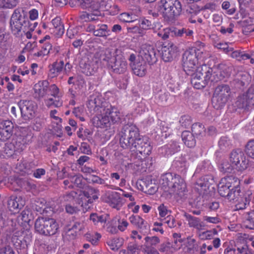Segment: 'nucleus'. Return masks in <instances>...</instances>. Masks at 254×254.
Listing matches in <instances>:
<instances>
[{"instance_id": "f257e3e1", "label": "nucleus", "mask_w": 254, "mask_h": 254, "mask_svg": "<svg viewBox=\"0 0 254 254\" xmlns=\"http://www.w3.org/2000/svg\"><path fill=\"white\" fill-rule=\"evenodd\" d=\"M120 142L124 148L136 151L143 157L149 155L152 149L148 139L141 136L138 128L133 124H127L122 128L119 133Z\"/></svg>"}, {"instance_id": "f03ea898", "label": "nucleus", "mask_w": 254, "mask_h": 254, "mask_svg": "<svg viewBox=\"0 0 254 254\" xmlns=\"http://www.w3.org/2000/svg\"><path fill=\"white\" fill-rule=\"evenodd\" d=\"M96 63L106 67L111 72L124 74L127 71L128 64L122 55L115 54L110 49L100 50L95 54Z\"/></svg>"}, {"instance_id": "7ed1b4c3", "label": "nucleus", "mask_w": 254, "mask_h": 254, "mask_svg": "<svg viewBox=\"0 0 254 254\" xmlns=\"http://www.w3.org/2000/svg\"><path fill=\"white\" fill-rule=\"evenodd\" d=\"M155 0H146L148 2H152ZM157 9L165 22L173 23L181 15L182 7L178 0H159L157 2Z\"/></svg>"}, {"instance_id": "20e7f679", "label": "nucleus", "mask_w": 254, "mask_h": 254, "mask_svg": "<svg viewBox=\"0 0 254 254\" xmlns=\"http://www.w3.org/2000/svg\"><path fill=\"white\" fill-rule=\"evenodd\" d=\"M88 108L91 112L93 111L96 115L92 118L93 125L97 127L108 128L111 126V121L109 116L102 112H100L99 108L104 107L103 98L100 96H90L87 104Z\"/></svg>"}, {"instance_id": "39448f33", "label": "nucleus", "mask_w": 254, "mask_h": 254, "mask_svg": "<svg viewBox=\"0 0 254 254\" xmlns=\"http://www.w3.org/2000/svg\"><path fill=\"white\" fill-rule=\"evenodd\" d=\"M191 76V83L193 87L198 89H202L206 86L209 81H217V80H221L225 76L220 74L222 77H215V72L213 73L212 68L206 64L198 67L196 70L193 72L191 74H189Z\"/></svg>"}, {"instance_id": "423d86ee", "label": "nucleus", "mask_w": 254, "mask_h": 254, "mask_svg": "<svg viewBox=\"0 0 254 254\" xmlns=\"http://www.w3.org/2000/svg\"><path fill=\"white\" fill-rule=\"evenodd\" d=\"M239 181L234 176L222 178L218 185V191L222 197L230 201L234 200L240 195Z\"/></svg>"}, {"instance_id": "0eeeda50", "label": "nucleus", "mask_w": 254, "mask_h": 254, "mask_svg": "<svg viewBox=\"0 0 254 254\" xmlns=\"http://www.w3.org/2000/svg\"><path fill=\"white\" fill-rule=\"evenodd\" d=\"M10 25L13 34L19 36L23 28L30 27L27 12L22 8L15 9L11 17Z\"/></svg>"}, {"instance_id": "6e6552de", "label": "nucleus", "mask_w": 254, "mask_h": 254, "mask_svg": "<svg viewBox=\"0 0 254 254\" xmlns=\"http://www.w3.org/2000/svg\"><path fill=\"white\" fill-rule=\"evenodd\" d=\"M35 228L39 233L51 236L55 234L58 229V224L53 218L39 217L35 222Z\"/></svg>"}, {"instance_id": "1a4fd4ad", "label": "nucleus", "mask_w": 254, "mask_h": 254, "mask_svg": "<svg viewBox=\"0 0 254 254\" xmlns=\"http://www.w3.org/2000/svg\"><path fill=\"white\" fill-rule=\"evenodd\" d=\"M231 89L227 84H222L215 89L212 99L213 107L216 109L223 107L229 98Z\"/></svg>"}, {"instance_id": "9d476101", "label": "nucleus", "mask_w": 254, "mask_h": 254, "mask_svg": "<svg viewBox=\"0 0 254 254\" xmlns=\"http://www.w3.org/2000/svg\"><path fill=\"white\" fill-rule=\"evenodd\" d=\"M196 54V48H192L186 51L182 56L183 68L187 74H191L198 67Z\"/></svg>"}, {"instance_id": "9b49d317", "label": "nucleus", "mask_w": 254, "mask_h": 254, "mask_svg": "<svg viewBox=\"0 0 254 254\" xmlns=\"http://www.w3.org/2000/svg\"><path fill=\"white\" fill-rule=\"evenodd\" d=\"M18 106L21 118L25 122L30 121L35 117L37 105L34 101L21 100L18 102Z\"/></svg>"}, {"instance_id": "f8f14e48", "label": "nucleus", "mask_w": 254, "mask_h": 254, "mask_svg": "<svg viewBox=\"0 0 254 254\" xmlns=\"http://www.w3.org/2000/svg\"><path fill=\"white\" fill-rule=\"evenodd\" d=\"M158 51L153 46L147 44L142 45L139 51V56L142 61L152 65L157 62Z\"/></svg>"}, {"instance_id": "ddd939ff", "label": "nucleus", "mask_w": 254, "mask_h": 254, "mask_svg": "<svg viewBox=\"0 0 254 254\" xmlns=\"http://www.w3.org/2000/svg\"><path fill=\"white\" fill-rule=\"evenodd\" d=\"M230 162L239 171L246 169L248 166V160L244 153L240 149L233 150L230 155Z\"/></svg>"}, {"instance_id": "4468645a", "label": "nucleus", "mask_w": 254, "mask_h": 254, "mask_svg": "<svg viewBox=\"0 0 254 254\" xmlns=\"http://www.w3.org/2000/svg\"><path fill=\"white\" fill-rule=\"evenodd\" d=\"M213 182V180L211 176H203L195 182L194 188L199 195H207L209 193V188Z\"/></svg>"}, {"instance_id": "2eb2a0df", "label": "nucleus", "mask_w": 254, "mask_h": 254, "mask_svg": "<svg viewBox=\"0 0 254 254\" xmlns=\"http://www.w3.org/2000/svg\"><path fill=\"white\" fill-rule=\"evenodd\" d=\"M106 103L104 102V107L99 108L100 112H102L109 116L111 124L119 123L121 121L122 115L119 109L115 107L110 106L109 107L105 106Z\"/></svg>"}, {"instance_id": "dca6fc26", "label": "nucleus", "mask_w": 254, "mask_h": 254, "mask_svg": "<svg viewBox=\"0 0 254 254\" xmlns=\"http://www.w3.org/2000/svg\"><path fill=\"white\" fill-rule=\"evenodd\" d=\"M178 48L173 43H169L161 49V57L165 62L172 61L177 56Z\"/></svg>"}, {"instance_id": "f3484780", "label": "nucleus", "mask_w": 254, "mask_h": 254, "mask_svg": "<svg viewBox=\"0 0 254 254\" xmlns=\"http://www.w3.org/2000/svg\"><path fill=\"white\" fill-rule=\"evenodd\" d=\"M176 175L175 174L167 173L161 176L160 182L164 191L170 193L172 185H174L177 181V179H175Z\"/></svg>"}, {"instance_id": "a211bd4d", "label": "nucleus", "mask_w": 254, "mask_h": 254, "mask_svg": "<svg viewBox=\"0 0 254 254\" xmlns=\"http://www.w3.org/2000/svg\"><path fill=\"white\" fill-rule=\"evenodd\" d=\"M49 82L47 80L40 81L34 85V97L35 99H40L47 93Z\"/></svg>"}, {"instance_id": "6ab92c4d", "label": "nucleus", "mask_w": 254, "mask_h": 254, "mask_svg": "<svg viewBox=\"0 0 254 254\" xmlns=\"http://www.w3.org/2000/svg\"><path fill=\"white\" fill-rule=\"evenodd\" d=\"M131 224L140 230V232L146 233L149 230L148 223L139 215H132L129 217Z\"/></svg>"}, {"instance_id": "aec40b11", "label": "nucleus", "mask_w": 254, "mask_h": 254, "mask_svg": "<svg viewBox=\"0 0 254 254\" xmlns=\"http://www.w3.org/2000/svg\"><path fill=\"white\" fill-rule=\"evenodd\" d=\"M239 101L242 103L241 107L243 108L254 105V87H250Z\"/></svg>"}, {"instance_id": "412c9836", "label": "nucleus", "mask_w": 254, "mask_h": 254, "mask_svg": "<svg viewBox=\"0 0 254 254\" xmlns=\"http://www.w3.org/2000/svg\"><path fill=\"white\" fill-rule=\"evenodd\" d=\"M175 179H177L176 183L173 184L170 190V194L176 195H181L182 193L185 192L187 187L186 183L180 175H177Z\"/></svg>"}, {"instance_id": "4be33fe9", "label": "nucleus", "mask_w": 254, "mask_h": 254, "mask_svg": "<svg viewBox=\"0 0 254 254\" xmlns=\"http://www.w3.org/2000/svg\"><path fill=\"white\" fill-rule=\"evenodd\" d=\"M64 62L61 61L60 62L56 61L48 66V77L53 78L60 75L64 70Z\"/></svg>"}, {"instance_id": "5701e85b", "label": "nucleus", "mask_w": 254, "mask_h": 254, "mask_svg": "<svg viewBox=\"0 0 254 254\" xmlns=\"http://www.w3.org/2000/svg\"><path fill=\"white\" fill-rule=\"evenodd\" d=\"M179 150L180 146L177 142L174 141L170 142L159 149V151L161 153L167 156L174 154Z\"/></svg>"}, {"instance_id": "b1692460", "label": "nucleus", "mask_w": 254, "mask_h": 254, "mask_svg": "<svg viewBox=\"0 0 254 254\" xmlns=\"http://www.w3.org/2000/svg\"><path fill=\"white\" fill-rule=\"evenodd\" d=\"M99 64L100 63L96 62L94 55L93 62L84 64L83 66H81V71L87 76L93 75L97 71Z\"/></svg>"}, {"instance_id": "393cba45", "label": "nucleus", "mask_w": 254, "mask_h": 254, "mask_svg": "<svg viewBox=\"0 0 254 254\" xmlns=\"http://www.w3.org/2000/svg\"><path fill=\"white\" fill-rule=\"evenodd\" d=\"M7 205L10 211H14L21 209L23 206L24 203L21 197L12 195L8 198Z\"/></svg>"}, {"instance_id": "a878e982", "label": "nucleus", "mask_w": 254, "mask_h": 254, "mask_svg": "<svg viewBox=\"0 0 254 254\" xmlns=\"http://www.w3.org/2000/svg\"><path fill=\"white\" fill-rule=\"evenodd\" d=\"M130 68L133 74L139 77H143L147 73V64L142 61H138L135 64H132Z\"/></svg>"}, {"instance_id": "bb28decb", "label": "nucleus", "mask_w": 254, "mask_h": 254, "mask_svg": "<svg viewBox=\"0 0 254 254\" xmlns=\"http://www.w3.org/2000/svg\"><path fill=\"white\" fill-rule=\"evenodd\" d=\"M184 216L188 222L189 227H193L198 230H201L204 227L203 222L201 221L199 218L193 216L187 213H185Z\"/></svg>"}, {"instance_id": "cd10ccee", "label": "nucleus", "mask_w": 254, "mask_h": 254, "mask_svg": "<svg viewBox=\"0 0 254 254\" xmlns=\"http://www.w3.org/2000/svg\"><path fill=\"white\" fill-rule=\"evenodd\" d=\"M145 242L142 246V249H156L160 243V239L157 236H146L144 238Z\"/></svg>"}, {"instance_id": "c85d7f7f", "label": "nucleus", "mask_w": 254, "mask_h": 254, "mask_svg": "<svg viewBox=\"0 0 254 254\" xmlns=\"http://www.w3.org/2000/svg\"><path fill=\"white\" fill-rule=\"evenodd\" d=\"M242 219L243 225L246 228L254 230V212L253 210L245 212Z\"/></svg>"}, {"instance_id": "c756f323", "label": "nucleus", "mask_w": 254, "mask_h": 254, "mask_svg": "<svg viewBox=\"0 0 254 254\" xmlns=\"http://www.w3.org/2000/svg\"><path fill=\"white\" fill-rule=\"evenodd\" d=\"M182 138L185 145L188 147H193L195 145L196 140L192 132L188 130L183 131Z\"/></svg>"}, {"instance_id": "7c9ffc66", "label": "nucleus", "mask_w": 254, "mask_h": 254, "mask_svg": "<svg viewBox=\"0 0 254 254\" xmlns=\"http://www.w3.org/2000/svg\"><path fill=\"white\" fill-rule=\"evenodd\" d=\"M110 205L115 208L120 209L122 205V198L119 193L112 192L109 196Z\"/></svg>"}, {"instance_id": "2f4dec72", "label": "nucleus", "mask_w": 254, "mask_h": 254, "mask_svg": "<svg viewBox=\"0 0 254 254\" xmlns=\"http://www.w3.org/2000/svg\"><path fill=\"white\" fill-rule=\"evenodd\" d=\"M62 19L60 17L57 16L52 21V25L54 27V32L58 36H61L64 32V24L61 21Z\"/></svg>"}, {"instance_id": "473e14b6", "label": "nucleus", "mask_w": 254, "mask_h": 254, "mask_svg": "<svg viewBox=\"0 0 254 254\" xmlns=\"http://www.w3.org/2000/svg\"><path fill=\"white\" fill-rule=\"evenodd\" d=\"M124 240L122 238L114 237L107 241V244L112 251H118L124 244Z\"/></svg>"}, {"instance_id": "72a5a7b5", "label": "nucleus", "mask_w": 254, "mask_h": 254, "mask_svg": "<svg viewBox=\"0 0 254 254\" xmlns=\"http://www.w3.org/2000/svg\"><path fill=\"white\" fill-rule=\"evenodd\" d=\"M84 195L88 199V203H92L94 200L98 199L99 191L93 188L88 187L83 191Z\"/></svg>"}, {"instance_id": "f704fd0d", "label": "nucleus", "mask_w": 254, "mask_h": 254, "mask_svg": "<svg viewBox=\"0 0 254 254\" xmlns=\"http://www.w3.org/2000/svg\"><path fill=\"white\" fill-rule=\"evenodd\" d=\"M171 35L175 36L177 37H186L191 36L193 34V31L189 28H182L181 29L174 28L171 30Z\"/></svg>"}, {"instance_id": "c9c22d12", "label": "nucleus", "mask_w": 254, "mask_h": 254, "mask_svg": "<svg viewBox=\"0 0 254 254\" xmlns=\"http://www.w3.org/2000/svg\"><path fill=\"white\" fill-rule=\"evenodd\" d=\"M110 30L106 24L101 25L98 28H93V33L94 36L97 37H107L110 35Z\"/></svg>"}, {"instance_id": "e433bc0d", "label": "nucleus", "mask_w": 254, "mask_h": 254, "mask_svg": "<svg viewBox=\"0 0 254 254\" xmlns=\"http://www.w3.org/2000/svg\"><path fill=\"white\" fill-rule=\"evenodd\" d=\"M191 131L193 135H195L196 137L203 136L205 133L204 125L198 123L192 125Z\"/></svg>"}, {"instance_id": "4c0bfd02", "label": "nucleus", "mask_w": 254, "mask_h": 254, "mask_svg": "<svg viewBox=\"0 0 254 254\" xmlns=\"http://www.w3.org/2000/svg\"><path fill=\"white\" fill-rule=\"evenodd\" d=\"M185 249L186 252L190 254H194L197 252L198 250V246L196 240L193 238H188Z\"/></svg>"}, {"instance_id": "58836bf2", "label": "nucleus", "mask_w": 254, "mask_h": 254, "mask_svg": "<svg viewBox=\"0 0 254 254\" xmlns=\"http://www.w3.org/2000/svg\"><path fill=\"white\" fill-rule=\"evenodd\" d=\"M234 201H238L235 205L236 210H243L247 207V206L250 203V199L246 196L239 198L238 196H237V198Z\"/></svg>"}, {"instance_id": "ea45409f", "label": "nucleus", "mask_w": 254, "mask_h": 254, "mask_svg": "<svg viewBox=\"0 0 254 254\" xmlns=\"http://www.w3.org/2000/svg\"><path fill=\"white\" fill-rule=\"evenodd\" d=\"M68 178L69 179L70 183L73 186L74 185L76 187L80 188H83V177L81 175L79 174H71V175L68 176Z\"/></svg>"}, {"instance_id": "a19ab883", "label": "nucleus", "mask_w": 254, "mask_h": 254, "mask_svg": "<svg viewBox=\"0 0 254 254\" xmlns=\"http://www.w3.org/2000/svg\"><path fill=\"white\" fill-rule=\"evenodd\" d=\"M235 247L236 249L237 254H254V252L247 243L240 244L237 243L235 245Z\"/></svg>"}, {"instance_id": "79ce46f5", "label": "nucleus", "mask_w": 254, "mask_h": 254, "mask_svg": "<svg viewBox=\"0 0 254 254\" xmlns=\"http://www.w3.org/2000/svg\"><path fill=\"white\" fill-rule=\"evenodd\" d=\"M177 248L175 246L170 242H166L160 245L159 251L161 253H165L166 254H170L175 252Z\"/></svg>"}, {"instance_id": "37998d69", "label": "nucleus", "mask_w": 254, "mask_h": 254, "mask_svg": "<svg viewBox=\"0 0 254 254\" xmlns=\"http://www.w3.org/2000/svg\"><path fill=\"white\" fill-rule=\"evenodd\" d=\"M52 48L51 44L49 42H46L41 46V50L37 53H35L34 55L38 57H43L50 53Z\"/></svg>"}, {"instance_id": "c03bdc74", "label": "nucleus", "mask_w": 254, "mask_h": 254, "mask_svg": "<svg viewBox=\"0 0 254 254\" xmlns=\"http://www.w3.org/2000/svg\"><path fill=\"white\" fill-rule=\"evenodd\" d=\"M105 2L101 0L100 2L93 1L91 3L89 2L88 7L91 12H94L95 11H100L101 9L104 10L106 9V5L105 4Z\"/></svg>"}, {"instance_id": "a18cd8bd", "label": "nucleus", "mask_w": 254, "mask_h": 254, "mask_svg": "<svg viewBox=\"0 0 254 254\" xmlns=\"http://www.w3.org/2000/svg\"><path fill=\"white\" fill-rule=\"evenodd\" d=\"M173 166L181 173L185 174L186 172L187 162L183 159L175 160Z\"/></svg>"}, {"instance_id": "49530a36", "label": "nucleus", "mask_w": 254, "mask_h": 254, "mask_svg": "<svg viewBox=\"0 0 254 254\" xmlns=\"http://www.w3.org/2000/svg\"><path fill=\"white\" fill-rule=\"evenodd\" d=\"M46 106L48 107L54 106L55 107H60L62 106L63 101L60 98V96L55 98H50L45 100Z\"/></svg>"}, {"instance_id": "de8ad7c7", "label": "nucleus", "mask_w": 254, "mask_h": 254, "mask_svg": "<svg viewBox=\"0 0 254 254\" xmlns=\"http://www.w3.org/2000/svg\"><path fill=\"white\" fill-rule=\"evenodd\" d=\"M13 128L14 125L11 121L8 120L0 121V129L13 132Z\"/></svg>"}, {"instance_id": "09e8293b", "label": "nucleus", "mask_w": 254, "mask_h": 254, "mask_svg": "<svg viewBox=\"0 0 254 254\" xmlns=\"http://www.w3.org/2000/svg\"><path fill=\"white\" fill-rule=\"evenodd\" d=\"M140 246L135 242H129L127 244V250L128 254H139Z\"/></svg>"}, {"instance_id": "8fccbe9b", "label": "nucleus", "mask_w": 254, "mask_h": 254, "mask_svg": "<svg viewBox=\"0 0 254 254\" xmlns=\"http://www.w3.org/2000/svg\"><path fill=\"white\" fill-rule=\"evenodd\" d=\"M218 145L220 149L224 151L230 148L232 144L230 140L227 137L224 136L220 139Z\"/></svg>"}, {"instance_id": "3c124183", "label": "nucleus", "mask_w": 254, "mask_h": 254, "mask_svg": "<svg viewBox=\"0 0 254 254\" xmlns=\"http://www.w3.org/2000/svg\"><path fill=\"white\" fill-rule=\"evenodd\" d=\"M234 168L235 167L231 163L230 164L227 161L223 162L219 167L220 171L223 173H231Z\"/></svg>"}, {"instance_id": "603ef678", "label": "nucleus", "mask_w": 254, "mask_h": 254, "mask_svg": "<svg viewBox=\"0 0 254 254\" xmlns=\"http://www.w3.org/2000/svg\"><path fill=\"white\" fill-rule=\"evenodd\" d=\"M85 237L92 245H96L101 238V235L98 233H96L94 234L87 233L85 235Z\"/></svg>"}, {"instance_id": "864d4df0", "label": "nucleus", "mask_w": 254, "mask_h": 254, "mask_svg": "<svg viewBox=\"0 0 254 254\" xmlns=\"http://www.w3.org/2000/svg\"><path fill=\"white\" fill-rule=\"evenodd\" d=\"M246 152L248 156L254 159V139L250 140L246 145Z\"/></svg>"}, {"instance_id": "5fc2aeb1", "label": "nucleus", "mask_w": 254, "mask_h": 254, "mask_svg": "<svg viewBox=\"0 0 254 254\" xmlns=\"http://www.w3.org/2000/svg\"><path fill=\"white\" fill-rule=\"evenodd\" d=\"M222 8L225 10V12L229 15L233 14L236 11V8L234 5H231L228 1H223L222 4Z\"/></svg>"}, {"instance_id": "6e6d98bb", "label": "nucleus", "mask_w": 254, "mask_h": 254, "mask_svg": "<svg viewBox=\"0 0 254 254\" xmlns=\"http://www.w3.org/2000/svg\"><path fill=\"white\" fill-rule=\"evenodd\" d=\"M90 220L92 221L95 225L99 223H102L106 221L105 217L103 215H99L95 213H93L90 214Z\"/></svg>"}, {"instance_id": "4d7b16f0", "label": "nucleus", "mask_w": 254, "mask_h": 254, "mask_svg": "<svg viewBox=\"0 0 254 254\" xmlns=\"http://www.w3.org/2000/svg\"><path fill=\"white\" fill-rule=\"evenodd\" d=\"M171 29L169 28L160 29L159 31L155 32V34H156L157 36L164 40L169 38V36L171 35Z\"/></svg>"}, {"instance_id": "13d9d810", "label": "nucleus", "mask_w": 254, "mask_h": 254, "mask_svg": "<svg viewBox=\"0 0 254 254\" xmlns=\"http://www.w3.org/2000/svg\"><path fill=\"white\" fill-rule=\"evenodd\" d=\"M179 122L181 125L185 128L188 127L192 123L191 117L189 115L182 116Z\"/></svg>"}, {"instance_id": "bf43d9fd", "label": "nucleus", "mask_w": 254, "mask_h": 254, "mask_svg": "<svg viewBox=\"0 0 254 254\" xmlns=\"http://www.w3.org/2000/svg\"><path fill=\"white\" fill-rule=\"evenodd\" d=\"M196 55L197 56V61L200 60L204 61L210 57L209 53L206 51L201 50L196 48Z\"/></svg>"}, {"instance_id": "052dcab7", "label": "nucleus", "mask_w": 254, "mask_h": 254, "mask_svg": "<svg viewBox=\"0 0 254 254\" xmlns=\"http://www.w3.org/2000/svg\"><path fill=\"white\" fill-rule=\"evenodd\" d=\"M92 182L93 183H95V184H100V185H103L109 189H113V186L108 185L106 183L105 180L101 178H100L96 175L92 176Z\"/></svg>"}, {"instance_id": "680f3d73", "label": "nucleus", "mask_w": 254, "mask_h": 254, "mask_svg": "<svg viewBox=\"0 0 254 254\" xmlns=\"http://www.w3.org/2000/svg\"><path fill=\"white\" fill-rule=\"evenodd\" d=\"M201 9L195 4H192L187 8L186 12L190 16L196 15L200 11Z\"/></svg>"}, {"instance_id": "e2e57ef3", "label": "nucleus", "mask_w": 254, "mask_h": 254, "mask_svg": "<svg viewBox=\"0 0 254 254\" xmlns=\"http://www.w3.org/2000/svg\"><path fill=\"white\" fill-rule=\"evenodd\" d=\"M83 228V224L79 222H75L70 226H69L68 228V232H70L71 231L76 233L77 231H80Z\"/></svg>"}, {"instance_id": "0e129e2a", "label": "nucleus", "mask_w": 254, "mask_h": 254, "mask_svg": "<svg viewBox=\"0 0 254 254\" xmlns=\"http://www.w3.org/2000/svg\"><path fill=\"white\" fill-rule=\"evenodd\" d=\"M13 132L0 129V141H5L10 138Z\"/></svg>"}, {"instance_id": "69168bd1", "label": "nucleus", "mask_w": 254, "mask_h": 254, "mask_svg": "<svg viewBox=\"0 0 254 254\" xmlns=\"http://www.w3.org/2000/svg\"><path fill=\"white\" fill-rule=\"evenodd\" d=\"M50 92V94L53 97L57 98L59 96V89L55 84H52L49 87L48 90Z\"/></svg>"}, {"instance_id": "338daca9", "label": "nucleus", "mask_w": 254, "mask_h": 254, "mask_svg": "<svg viewBox=\"0 0 254 254\" xmlns=\"http://www.w3.org/2000/svg\"><path fill=\"white\" fill-rule=\"evenodd\" d=\"M199 237L202 240H210L213 237V233L211 230H208L199 233Z\"/></svg>"}, {"instance_id": "774afa93", "label": "nucleus", "mask_w": 254, "mask_h": 254, "mask_svg": "<svg viewBox=\"0 0 254 254\" xmlns=\"http://www.w3.org/2000/svg\"><path fill=\"white\" fill-rule=\"evenodd\" d=\"M61 123L62 122L58 121L53 122V131L57 134H60L62 133V126Z\"/></svg>"}]
</instances>
